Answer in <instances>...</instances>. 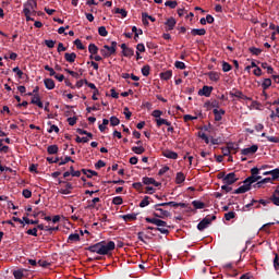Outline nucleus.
Wrapping results in <instances>:
<instances>
[{
  "label": "nucleus",
  "instance_id": "obj_28",
  "mask_svg": "<svg viewBox=\"0 0 279 279\" xmlns=\"http://www.w3.org/2000/svg\"><path fill=\"white\" fill-rule=\"evenodd\" d=\"M186 180V175L183 174V172H178L175 177V184H183V182Z\"/></svg>",
  "mask_w": 279,
  "mask_h": 279
},
{
  "label": "nucleus",
  "instance_id": "obj_52",
  "mask_svg": "<svg viewBox=\"0 0 279 279\" xmlns=\"http://www.w3.org/2000/svg\"><path fill=\"white\" fill-rule=\"evenodd\" d=\"M154 182H155L154 178H149V177L143 178V184H146V186H149V184H154Z\"/></svg>",
  "mask_w": 279,
  "mask_h": 279
},
{
  "label": "nucleus",
  "instance_id": "obj_54",
  "mask_svg": "<svg viewBox=\"0 0 279 279\" xmlns=\"http://www.w3.org/2000/svg\"><path fill=\"white\" fill-rule=\"evenodd\" d=\"M116 14H121L122 19H125L128 16V11L125 9H116Z\"/></svg>",
  "mask_w": 279,
  "mask_h": 279
},
{
  "label": "nucleus",
  "instance_id": "obj_13",
  "mask_svg": "<svg viewBox=\"0 0 279 279\" xmlns=\"http://www.w3.org/2000/svg\"><path fill=\"white\" fill-rule=\"evenodd\" d=\"M157 206H171L172 208H186V203H175V202H168V203H159Z\"/></svg>",
  "mask_w": 279,
  "mask_h": 279
},
{
  "label": "nucleus",
  "instance_id": "obj_48",
  "mask_svg": "<svg viewBox=\"0 0 279 279\" xmlns=\"http://www.w3.org/2000/svg\"><path fill=\"white\" fill-rule=\"evenodd\" d=\"M47 151L50 155L58 154V145H50V146H48Z\"/></svg>",
  "mask_w": 279,
  "mask_h": 279
},
{
  "label": "nucleus",
  "instance_id": "obj_53",
  "mask_svg": "<svg viewBox=\"0 0 279 279\" xmlns=\"http://www.w3.org/2000/svg\"><path fill=\"white\" fill-rule=\"evenodd\" d=\"M234 217H236V213H234V211H229V213L225 214L226 221H230L231 219H234Z\"/></svg>",
  "mask_w": 279,
  "mask_h": 279
},
{
  "label": "nucleus",
  "instance_id": "obj_7",
  "mask_svg": "<svg viewBox=\"0 0 279 279\" xmlns=\"http://www.w3.org/2000/svg\"><path fill=\"white\" fill-rule=\"evenodd\" d=\"M59 184L61 186L59 193H61L62 195H69L71 193V183L60 180Z\"/></svg>",
  "mask_w": 279,
  "mask_h": 279
},
{
  "label": "nucleus",
  "instance_id": "obj_4",
  "mask_svg": "<svg viewBox=\"0 0 279 279\" xmlns=\"http://www.w3.org/2000/svg\"><path fill=\"white\" fill-rule=\"evenodd\" d=\"M117 41H112L111 46L105 45L102 49H100L102 58H110V56H114V53H117Z\"/></svg>",
  "mask_w": 279,
  "mask_h": 279
},
{
  "label": "nucleus",
  "instance_id": "obj_36",
  "mask_svg": "<svg viewBox=\"0 0 279 279\" xmlns=\"http://www.w3.org/2000/svg\"><path fill=\"white\" fill-rule=\"evenodd\" d=\"M166 8H170L171 10H175L178 8V1L168 0L165 2Z\"/></svg>",
  "mask_w": 279,
  "mask_h": 279
},
{
  "label": "nucleus",
  "instance_id": "obj_42",
  "mask_svg": "<svg viewBox=\"0 0 279 279\" xmlns=\"http://www.w3.org/2000/svg\"><path fill=\"white\" fill-rule=\"evenodd\" d=\"M74 45L76 46V49H80L81 51H84V49H86V46H84L81 39H75Z\"/></svg>",
  "mask_w": 279,
  "mask_h": 279
},
{
  "label": "nucleus",
  "instance_id": "obj_22",
  "mask_svg": "<svg viewBox=\"0 0 279 279\" xmlns=\"http://www.w3.org/2000/svg\"><path fill=\"white\" fill-rule=\"evenodd\" d=\"M192 36H206V29L205 28H193L191 31Z\"/></svg>",
  "mask_w": 279,
  "mask_h": 279
},
{
  "label": "nucleus",
  "instance_id": "obj_27",
  "mask_svg": "<svg viewBox=\"0 0 279 279\" xmlns=\"http://www.w3.org/2000/svg\"><path fill=\"white\" fill-rule=\"evenodd\" d=\"M25 271H27L26 269H17L13 271V276L15 279H23V277L25 276Z\"/></svg>",
  "mask_w": 279,
  "mask_h": 279
},
{
  "label": "nucleus",
  "instance_id": "obj_1",
  "mask_svg": "<svg viewBox=\"0 0 279 279\" xmlns=\"http://www.w3.org/2000/svg\"><path fill=\"white\" fill-rule=\"evenodd\" d=\"M260 174V169L254 167L251 169V175L243 181V185L234 190L233 195H243L247 191H252V185L256 182L263 180Z\"/></svg>",
  "mask_w": 279,
  "mask_h": 279
},
{
  "label": "nucleus",
  "instance_id": "obj_31",
  "mask_svg": "<svg viewBox=\"0 0 279 279\" xmlns=\"http://www.w3.org/2000/svg\"><path fill=\"white\" fill-rule=\"evenodd\" d=\"M262 69H266L268 75H274V68L269 65L267 62L262 63Z\"/></svg>",
  "mask_w": 279,
  "mask_h": 279
},
{
  "label": "nucleus",
  "instance_id": "obj_34",
  "mask_svg": "<svg viewBox=\"0 0 279 279\" xmlns=\"http://www.w3.org/2000/svg\"><path fill=\"white\" fill-rule=\"evenodd\" d=\"M227 147H229V151L231 154H236V151H239V144L230 143L227 145Z\"/></svg>",
  "mask_w": 279,
  "mask_h": 279
},
{
  "label": "nucleus",
  "instance_id": "obj_14",
  "mask_svg": "<svg viewBox=\"0 0 279 279\" xmlns=\"http://www.w3.org/2000/svg\"><path fill=\"white\" fill-rule=\"evenodd\" d=\"M271 196L269 199L265 201V199H253L250 204L246 205V208H252V206H254V204H262V206H267V204H271Z\"/></svg>",
  "mask_w": 279,
  "mask_h": 279
},
{
  "label": "nucleus",
  "instance_id": "obj_23",
  "mask_svg": "<svg viewBox=\"0 0 279 279\" xmlns=\"http://www.w3.org/2000/svg\"><path fill=\"white\" fill-rule=\"evenodd\" d=\"M155 121H156L157 128H161V125H167L168 128H170V125H171L170 121L162 119V118H158Z\"/></svg>",
  "mask_w": 279,
  "mask_h": 279
},
{
  "label": "nucleus",
  "instance_id": "obj_26",
  "mask_svg": "<svg viewBox=\"0 0 279 279\" xmlns=\"http://www.w3.org/2000/svg\"><path fill=\"white\" fill-rule=\"evenodd\" d=\"M88 51L92 56H97V53H99V47L95 44H89Z\"/></svg>",
  "mask_w": 279,
  "mask_h": 279
},
{
  "label": "nucleus",
  "instance_id": "obj_16",
  "mask_svg": "<svg viewBox=\"0 0 279 279\" xmlns=\"http://www.w3.org/2000/svg\"><path fill=\"white\" fill-rule=\"evenodd\" d=\"M215 121H221L223 119V114H226V110L223 109H214Z\"/></svg>",
  "mask_w": 279,
  "mask_h": 279
},
{
  "label": "nucleus",
  "instance_id": "obj_46",
  "mask_svg": "<svg viewBox=\"0 0 279 279\" xmlns=\"http://www.w3.org/2000/svg\"><path fill=\"white\" fill-rule=\"evenodd\" d=\"M112 204L114 206H121V204H123V197L121 196H116L112 198Z\"/></svg>",
  "mask_w": 279,
  "mask_h": 279
},
{
  "label": "nucleus",
  "instance_id": "obj_25",
  "mask_svg": "<svg viewBox=\"0 0 279 279\" xmlns=\"http://www.w3.org/2000/svg\"><path fill=\"white\" fill-rule=\"evenodd\" d=\"M80 236H84V231L80 230L78 232L76 231L75 233L71 234V242H76L80 241Z\"/></svg>",
  "mask_w": 279,
  "mask_h": 279
},
{
  "label": "nucleus",
  "instance_id": "obj_17",
  "mask_svg": "<svg viewBox=\"0 0 279 279\" xmlns=\"http://www.w3.org/2000/svg\"><path fill=\"white\" fill-rule=\"evenodd\" d=\"M175 24H177L175 19L169 17V19L166 21V23H165V25H167L166 31H167V32L173 31V28L175 27Z\"/></svg>",
  "mask_w": 279,
  "mask_h": 279
},
{
  "label": "nucleus",
  "instance_id": "obj_57",
  "mask_svg": "<svg viewBox=\"0 0 279 279\" xmlns=\"http://www.w3.org/2000/svg\"><path fill=\"white\" fill-rule=\"evenodd\" d=\"M45 45H46V47H48V49H53L56 47V41H53L51 39H46Z\"/></svg>",
  "mask_w": 279,
  "mask_h": 279
},
{
  "label": "nucleus",
  "instance_id": "obj_21",
  "mask_svg": "<svg viewBox=\"0 0 279 279\" xmlns=\"http://www.w3.org/2000/svg\"><path fill=\"white\" fill-rule=\"evenodd\" d=\"M121 219H123V221L128 222V221H136V214H126V215H122L120 216Z\"/></svg>",
  "mask_w": 279,
  "mask_h": 279
},
{
  "label": "nucleus",
  "instance_id": "obj_9",
  "mask_svg": "<svg viewBox=\"0 0 279 279\" xmlns=\"http://www.w3.org/2000/svg\"><path fill=\"white\" fill-rule=\"evenodd\" d=\"M229 95L230 97H236V99H243L244 101L252 100V98L245 96L244 93L239 89H233L232 92L229 93Z\"/></svg>",
  "mask_w": 279,
  "mask_h": 279
},
{
  "label": "nucleus",
  "instance_id": "obj_51",
  "mask_svg": "<svg viewBox=\"0 0 279 279\" xmlns=\"http://www.w3.org/2000/svg\"><path fill=\"white\" fill-rule=\"evenodd\" d=\"M271 180H278L279 178V168L270 170Z\"/></svg>",
  "mask_w": 279,
  "mask_h": 279
},
{
  "label": "nucleus",
  "instance_id": "obj_59",
  "mask_svg": "<svg viewBox=\"0 0 279 279\" xmlns=\"http://www.w3.org/2000/svg\"><path fill=\"white\" fill-rule=\"evenodd\" d=\"M198 136H199V138H202L203 141H205L206 145H208V143H210V140L208 138V136L206 135V133L198 132Z\"/></svg>",
  "mask_w": 279,
  "mask_h": 279
},
{
  "label": "nucleus",
  "instance_id": "obj_45",
  "mask_svg": "<svg viewBox=\"0 0 279 279\" xmlns=\"http://www.w3.org/2000/svg\"><path fill=\"white\" fill-rule=\"evenodd\" d=\"M122 56H124V58H132V56H134V49L128 48L125 51H122Z\"/></svg>",
  "mask_w": 279,
  "mask_h": 279
},
{
  "label": "nucleus",
  "instance_id": "obj_41",
  "mask_svg": "<svg viewBox=\"0 0 279 279\" xmlns=\"http://www.w3.org/2000/svg\"><path fill=\"white\" fill-rule=\"evenodd\" d=\"M98 202H101V198L95 197L92 201H88V208H95L97 206Z\"/></svg>",
  "mask_w": 279,
  "mask_h": 279
},
{
  "label": "nucleus",
  "instance_id": "obj_5",
  "mask_svg": "<svg viewBox=\"0 0 279 279\" xmlns=\"http://www.w3.org/2000/svg\"><path fill=\"white\" fill-rule=\"evenodd\" d=\"M217 220V216L213 215V216H206L198 225H197V230H199V232H204V230H206V228H208L210 226V223H213V221Z\"/></svg>",
  "mask_w": 279,
  "mask_h": 279
},
{
  "label": "nucleus",
  "instance_id": "obj_20",
  "mask_svg": "<svg viewBox=\"0 0 279 279\" xmlns=\"http://www.w3.org/2000/svg\"><path fill=\"white\" fill-rule=\"evenodd\" d=\"M31 104H33L34 106H38V108H44V105H43V101L40 100L39 95H34V97L31 100Z\"/></svg>",
  "mask_w": 279,
  "mask_h": 279
},
{
  "label": "nucleus",
  "instance_id": "obj_61",
  "mask_svg": "<svg viewBox=\"0 0 279 279\" xmlns=\"http://www.w3.org/2000/svg\"><path fill=\"white\" fill-rule=\"evenodd\" d=\"M38 265H39V267L47 268V267H49L51 265V263H49L48 260L39 259L38 260Z\"/></svg>",
  "mask_w": 279,
  "mask_h": 279
},
{
  "label": "nucleus",
  "instance_id": "obj_3",
  "mask_svg": "<svg viewBox=\"0 0 279 279\" xmlns=\"http://www.w3.org/2000/svg\"><path fill=\"white\" fill-rule=\"evenodd\" d=\"M146 223H153V226H157V228L154 227H146V230H157V232H160L161 234H169V225L165 220H160L158 218H145Z\"/></svg>",
  "mask_w": 279,
  "mask_h": 279
},
{
  "label": "nucleus",
  "instance_id": "obj_12",
  "mask_svg": "<svg viewBox=\"0 0 279 279\" xmlns=\"http://www.w3.org/2000/svg\"><path fill=\"white\" fill-rule=\"evenodd\" d=\"M199 97H210L213 95V86L204 85L202 89L198 90Z\"/></svg>",
  "mask_w": 279,
  "mask_h": 279
},
{
  "label": "nucleus",
  "instance_id": "obj_63",
  "mask_svg": "<svg viewBox=\"0 0 279 279\" xmlns=\"http://www.w3.org/2000/svg\"><path fill=\"white\" fill-rule=\"evenodd\" d=\"M148 13H142V23L143 25H149V21H147Z\"/></svg>",
  "mask_w": 279,
  "mask_h": 279
},
{
  "label": "nucleus",
  "instance_id": "obj_39",
  "mask_svg": "<svg viewBox=\"0 0 279 279\" xmlns=\"http://www.w3.org/2000/svg\"><path fill=\"white\" fill-rule=\"evenodd\" d=\"M23 221L24 223H26L27 226H38V220H31L29 218H27V216L23 217Z\"/></svg>",
  "mask_w": 279,
  "mask_h": 279
},
{
  "label": "nucleus",
  "instance_id": "obj_11",
  "mask_svg": "<svg viewBox=\"0 0 279 279\" xmlns=\"http://www.w3.org/2000/svg\"><path fill=\"white\" fill-rule=\"evenodd\" d=\"M258 151V145H252L248 148H244L241 150L242 156H254Z\"/></svg>",
  "mask_w": 279,
  "mask_h": 279
},
{
  "label": "nucleus",
  "instance_id": "obj_32",
  "mask_svg": "<svg viewBox=\"0 0 279 279\" xmlns=\"http://www.w3.org/2000/svg\"><path fill=\"white\" fill-rule=\"evenodd\" d=\"M150 71L151 66H149V64H146L142 68V75H144V77H149Z\"/></svg>",
  "mask_w": 279,
  "mask_h": 279
},
{
  "label": "nucleus",
  "instance_id": "obj_38",
  "mask_svg": "<svg viewBox=\"0 0 279 279\" xmlns=\"http://www.w3.org/2000/svg\"><path fill=\"white\" fill-rule=\"evenodd\" d=\"M149 196H144V198L140 203V208H145L146 206H149Z\"/></svg>",
  "mask_w": 279,
  "mask_h": 279
},
{
  "label": "nucleus",
  "instance_id": "obj_40",
  "mask_svg": "<svg viewBox=\"0 0 279 279\" xmlns=\"http://www.w3.org/2000/svg\"><path fill=\"white\" fill-rule=\"evenodd\" d=\"M248 51L253 56H259L260 53H263V50L260 48H256V47L248 48Z\"/></svg>",
  "mask_w": 279,
  "mask_h": 279
},
{
  "label": "nucleus",
  "instance_id": "obj_58",
  "mask_svg": "<svg viewBox=\"0 0 279 279\" xmlns=\"http://www.w3.org/2000/svg\"><path fill=\"white\" fill-rule=\"evenodd\" d=\"M13 73H16L19 80H23L24 73L21 71V69H20L19 66H15V68L13 69Z\"/></svg>",
  "mask_w": 279,
  "mask_h": 279
},
{
  "label": "nucleus",
  "instance_id": "obj_37",
  "mask_svg": "<svg viewBox=\"0 0 279 279\" xmlns=\"http://www.w3.org/2000/svg\"><path fill=\"white\" fill-rule=\"evenodd\" d=\"M271 86V78H264L262 83L263 90H267Z\"/></svg>",
  "mask_w": 279,
  "mask_h": 279
},
{
  "label": "nucleus",
  "instance_id": "obj_35",
  "mask_svg": "<svg viewBox=\"0 0 279 279\" xmlns=\"http://www.w3.org/2000/svg\"><path fill=\"white\" fill-rule=\"evenodd\" d=\"M23 14L25 15L27 22L34 21V19L32 17V14H34V12H32L31 10L23 9Z\"/></svg>",
  "mask_w": 279,
  "mask_h": 279
},
{
  "label": "nucleus",
  "instance_id": "obj_60",
  "mask_svg": "<svg viewBox=\"0 0 279 279\" xmlns=\"http://www.w3.org/2000/svg\"><path fill=\"white\" fill-rule=\"evenodd\" d=\"M151 117H155V119H160V117H162V111L156 109L151 112Z\"/></svg>",
  "mask_w": 279,
  "mask_h": 279
},
{
  "label": "nucleus",
  "instance_id": "obj_44",
  "mask_svg": "<svg viewBox=\"0 0 279 279\" xmlns=\"http://www.w3.org/2000/svg\"><path fill=\"white\" fill-rule=\"evenodd\" d=\"M209 80L211 82H217L218 80H220V75L217 72H209Z\"/></svg>",
  "mask_w": 279,
  "mask_h": 279
},
{
  "label": "nucleus",
  "instance_id": "obj_47",
  "mask_svg": "<svg viewBox=\"0 0 279 279\" xmlns=\"http://www.w3.org/2000/svg\"><path fill=\"white\" fill-rule=\"evenodd\" d=\"M222 71L223 73H228L232 71V65L226 61L222 62Z\"/></svg>",
  "mask_w": 279,
  "mask_h": 279
},
{
  "label": "nucleus",
  "instance_id": "obj_56",
  "mask_svg": "<svg viewBox=\"0 0 279 279\" xmlns=\"http://www.w3.org/2000/svg\"><path fill=\"white\" fill-rule=\"evenodd\" d=\"M98 34H99V36H102V37L108 36V31L106 29V26H100L98 28Z\"/></svg>",
  "mask_w": 279,
  "mask_h": 279
},
{
  "label": "nucleus",
  "instance_id": "obj_43",
  "mask_svg": "<svg viewBox=\"0 0 279 279\" xmlns=\"http://www.w3.org/2000/svg\"><path fill=\"white\" fill-rule=\"evenodd\" d=\"M119 123H121V120H119V118H117V117H114V116H112V117L110 118V125H111L112 128H117V125H119Z\"/></svg>",
  "mask_w": 279,
  "mask_h": 279
},
{
  "label": "nucleus",
  "instance_id": "obj_30",
  "mask_svg": "<svg viewBox=\"0 0 279 279\" xmlns=\"http://www.w3.org/2000/svg\"><path fill=\"white\" fill-rule=\"evenodd\" d=\"M131 150L137 155L145 154V147L143 146H133Z\"/></svg>",
  "mask_w": 279,
  "mask_h": 279
},
{
  "label": "nucleus",
  "instance_id": "obj_18",
  "mask_svg": "<svg viewBox=\"0 0 279 279\" xmlns=\"http://www.w3.org/2000/svg\"><path fill=\"white\" fill-rule=\"evenodd\" d=\"M271 202L275 206H279V185H277L275 192L271 195Z\"/></svg>",
  "mask_w": 279,
  "mask_h": 279
},
{
  "label": "nucleus",
  "instance_id": "obj_6",
  "mask_svg": "<svg viewBox=\"0 0 279 279\" xmlns=\"http://www.w3.org/2000/svg\"><path fill=\"white\" fill-rule=\"evenodd\" d=\"M154 208H155V210H157L158 213H160V214H157V213H154V214H153V215H154L155 217H157L158 219H165V218H167V217H171V213H169L168 210H165V209L160 208V206H158V204H156V205L154 206Z\"/></svg>",
  "mask_w": 279,
  "mask_h": 279
},
{
  "label": "nucleus",
  "instance_id": "obj_10",
  "mask_svg": "<svg viewBox=\"0 0 279 279\" xmlns=\"http://www.w3.org/2000/svg\"><path fill=\"white\" fill-rule=\"evenodd\" d=\"M24 10H29L33 14H36V8H38V3L36 0H28L23 4Z\"/></svg>",
  "mask_w": 279,
  "mask_h": 279
},
{
  "label": "nucleus",
  "instance_id": "obj_2",
  "mask_svg": "<svg viewBox=\"0 0 279 279\" xmlns=\"http://www.w3.org/2000/svg\"><path fill=\"white\" fill-rule=\"evenodd\" d=\"M117 247V244H114L113 241H101L96 244L89 245L86 247L87 252H90V254H99L100 256H108L110 252H113V250Z\"/></svg>",
  "mask_w": 279,
  "mask_h": 279
},
{
  "label": "nucleus",
  "instance_id": "obj_8",
  "mask_svg": "<svg viewBox=\"0 0 279 279\" xmlns=\"http://www.w3.org/2000/svg\"><path fill=\"white\" fill-rule=\"evenodd\" d=\"M235 182H239V178H236V173L231 172L228 173L223 179H222V183L225 184H229L232 186V184H234Z\"/></svg>",
  "mask_w": 279,
  "mask_h": 279
},
{
  "label": "nucleus",
  "instance_id": "obj_62",
  "mask_svg": "<svg viewBox=\"0 0 279 279\" xmlns=\"http://www.w3.org/2000/svg\"><path fill=\"white\" fill-rule=\"evenodd\" d=\"M22 195H23V197H25V199H29V197H32V191H29L27 189L23 190Z\"/></svg>",
  "mask_w": 279,
  "mask_h": 279
},
{
  "label": "nucleus",
  "instance_id": "obj_29",
  "mask_svg": "<svg viewBox=\"0 0 279 279\" xmlns=\"http://www.w3.org/2000/svg\"><path fill=\"white\" fill-rule=\"evenodd\" d=\"M172 76H173V71H171V70L160 73V77L162 80H165L166 82H167V80H171Z\"/></svg>",
  "mask_w": 279,
  "mask_h": 279
},
{
  "label": "nucleus",
  "instance_id": "obj_55",
  "mask_svg": "<svg viewBox=\"0 0 279 279\" xmlns=\"http://www.w3.org/2000/svg\"><path fill=\"white\" fill-rule=\"evenodd\" d=\"M174 66L175 69H180L181 71H184V69H186V64L182 61H175Z\"/></svg>",
  "mask_w": 279,
  "mask_h": 279
},
{
  "label": "nucleus",
  "instance_id": "obj_15",
  "mask_svg": "<svg viewBox=\"0 0 279 279\" xmlns=\"http://www.w3.org/2000/svg\"><path fill=\"white\" fill-rule=\"evenodd\" d=\"M162 156H165V158H169L170 160H178V153L169 149L163 150Z\"/></svg>",
  "mask_w": 279,
  "mask_h": 279
},
{
  "label": "nucleus",
  "instance_id": "obj_64",
  "mask_svg": "<svg viewBox=\"0 0 279 279\" xmlns=\"http://www.w3.org/2000/svg\"><path fill=\"white\" fill-rule=\"evenodd\" d=\"M274 267L278 271V269H279V256H278V254H276V256L274 258Z\"/></svg>",
  "mask_w": 279,
  "mask_h": 279
},
{
  "label": "nucleus",
  "instance_id": "obj_19",
  "mask_svg": "<svg viewBox=\"0 0 279 279\" xmlns=\"http://www.w3.org/2000/svg\"><path fill=\"white\" fill-rule=\"evenodd\" d=\"M44 84L48 90H53L56 88V82L52 78H45Z\"/></svg>",
  "mask_w": 279,
  "mask_h": 279
},
{
  "label": "nucleus",
  "instance_id": "obj_50",
  "mask_svg": "<svg viewBox=\"0 0 279 279\" xmlns=\"http://www.w3.org/2000/svg\"><path fill=\"white\" fill-rule=\"evenodd\" d=\"M26 234H28L29 236H38V228H33V229H28L26 231Z\"/></svg>",
  "mask_w": 279,
  "mask_h": 279
},
{
  "label": "nucleus",
  "instance_id": "obj_33",
  "mask_svg": "<svg viewBox=\"0 0 279 279\" xmlns=\"http://www.w3.org/2000/svg\"><path fill=\"white\" fill-rule=\"evenodd\" d=\"M84 175H86V178H93V175H99V173H97V171L95 170H86V169H82Z\"/></svg>",
  "mask_w": 279,
  "mask_h": 279
},
{
  "label": "nucleus",
  "instance_id": "obj_49",
  "mask_svg": "<svg viewBox=\"0 0 279 279\" xmlns=\"http://www.w3.org/2000/svg\"><path fill=\"white\" fill-rule=\"evenodd\" d=\"M108 123H110V120L104 119L102 124H99V126H98L99 131L100 132H106V125H108Z\"/></svg>",
  "mask_w": 279,
  "mask_h": 279
},
{
  "label": "nucleus",
  "instance_id": "obj_24",
  "mask_svg": "<svg viewBox=\"0 0 279 279\" xmlns=\"http://www.w3.org/2000/svg\"><path fill=\"white\" fill-rule=\"evenodd\" d=\"M192 206H194V208L196 210H202V209L206 208V203L201 202V201H193Z\"/></svg>",
  "mask_w": 279,
  "mask_h": 279
}]
</instances>
